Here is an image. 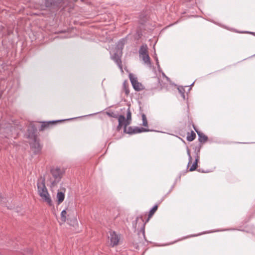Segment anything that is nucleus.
<instances>
[{
  "label": "nucleus",
  "instance_id": "obj_1",
  "mask_svg": "<svg viewBox=\"0 0 255 255\" xmlns=\"http://www.w3.org/2000/svg\"><path fill=\"white\" fill-rule=\"evenodd\" d=\"M37 129L36 127L30 125L27 129V137L31 138L32 141L30 142V145L31 150L34 154H38L41 152L42 146L40 144L39 140L37 139L36 135Z\"/></svg>",
  "mask_w": 255,
  "mask_h": 255
},
{
  "label": "nucleus",
  "instance_id": "obj_2",
  "mask_svg": "<svg viewBox=\"0 0 255 255\" xmlns=\"http://www.w3.org/2000/svg\"><path fill=\"white\" fill-rule=\"evenodd\" d=\"M38 192L43 201L46 202L49 206H52V202L45 185V179L41 177L37 182Z\"/></svg>",
  "mask_w": 255,
  "mask_h": 255
},
{
  "label": "nucleus",
  "instance_id": "obj_3",
  "mask_svg": "<svg viewBox=\"0 0 255 255\" xmlns=\"http://www.w3.org/2000/svg\"><path fill=\"white\" fill-rule=\"evenodd\" d=\"M131 120V113L129 108L127 110V119L123 115H120L118 117L119 125L117 127V130L119 131L123 126L124 127V132H127V127L130 124Z\"/></svg>",
  "mask_w": 255,
  "mask_h": 255
},
{
  "label": "nucleus",
  "instance_id": "obj_4",
  "mask_svg": "<svg viewBox=\"0 0 255 255\" xmlns=\"http://www.w3.org/2000/svg\"><path fill=\"white\" fill-rule=\"evenodd\" d=\"M50 173L52 177L50 178L49 180L51 183V187H54L60 181L64 171L58 167H53L51 169Z\"/></svg>",
  "mask_w": 255,
  "mask_h": 255
},
{
  "label": "nucleus",
  "instance_id": "obj_5",
  "mask_svg": "<svg viewBox=\"0 0 255 255\" xmlns=\"http://www.w3.org/2000/svg\"><path fill=\"white\" fill-rule=\"evenodd\" d=\"M67 209L66 210H63L60 214V219L59 221L60 225L65 223L67 221L68 224L71 226H75L77 224V220L76 217H74L72 219H70L69 218V214H68L67 211Z\"/></svg>",
  "mask_w": 255,
  "mask_h": 255
},
{
  "label": "nucleus",
  "instance_id": "obj_6",
  "mask_svg": "<svg viewBox=\"0 0 255 255\" xmlns=\"http://www.w3.org/2000/svg\"><path fill=\"white\" fill-rule=\"evenodd\" d=\"M124 41L125 40L124 39H122L119 42V45H121V49L119 51H117L115 53L112 57V59L117 63L118 67L122 70H123L122 62L121 60V57L122 55V50L125 44Z\"/></svg>",
  "mask_w": 255,
  "mask_h": 255
},
{
  "label": "nucleus",
  "instance_id": "obj_7",
  "mask_svg": "<svg viewBox=\"0 0 255 255\" xmlns=\"http://www.w3.org/2000/svg\"><path fill=\"white\" fill-rule=\"evenodd\" d=\"M63 3V0H45L44 5L51 10L59 8Z\"/></svg>",
  "mask_w": 255,
  "mask_h": 255
},
{
  "label": "nucleus",
  "instance_id": "obj_8",
  "mask_svg": "<svg viewBox=\"0 0 255 255\" xmlns=\"http://www.w3.org/2000/svg\"><path fill=\"white\" fill-rule=\"evenodd\" d=\"M129 78L133 86V89L136 91H140L144 89L142 84L138 82L137 78L132 74H129Z\"/></svg>",
  "mask_w": 255,
  "mask_h": 255
},
{
  "label": "nucleus",
  "instance_id": "obj_9",
  "mask_svg": "<svg viewBox=\"0 0 255 255\" xmlns=\"http://www.w3.org/2000/svg\"><path fill=\"white\" fill-rule=\"evenodd\" d=\"M111 245L112 247L116 246L119 244L120 241V237L117 235L115 232L111 231L110 232Z\"/></svg>",
  "mask_w": 255,
  "mask_h": 255
},
{
  "label": "nucleus",
  "instance_id": "obj_10",
  "mask_svg": "<svg viewBox=\"0 0 255 255\" xmlns=\"http://www.w3.org/2000/svg\"><path fill=\"white\" fill-rule=\"evenodd\" d=\"M67 120H57V121H53L42 122L39 130L40 131H43V130H45V129L48 128L50 126H52L55 123H61V122H62L64 121H67Z\"/></svg>",
  "mask_w": 255,
  "mask_h": 255
},
{
  "label": "nucleus",
  "instance_id": "obj_11",
  "mask_svg": "<svg viewBox=\"0 0 255 255\" xmlns=\"http://www.w3.org/2000/svg\"><path fill=\"white\" fill-rule=\"evenodd\" d=\"M200 150V146L199 147H196L195 151H196V157L195 161L192 164V166L189 169L190 171H193L195 170L197 167V163L199 159V152Z\"/></svg>",
  "mask_w": 255,
  "mask_h": 255
},
{
  "label": "nucleus",
  "instance_id": "obj_12",
  "mask_svg": "<svg viewBox=\"0 0 255 255\" xmlns=\"http://www.w3.org/2000/svg\"><path fill=\"white\" fill-rule=\"evenodd\" d=\"M63 191H58L57 192V199L58 204H61L64 200L65 189H63Z\"/></svg>",
  "mask_w": 255,
  "mask_h": 255
},
{
  "label": "nucleus",
  "instance_id": "obj_13",
  "mask_svg": "<svg viewBox=\"0 0 255 255\" xmlns=\"http://www.w3.org/2000/svg\"><path fill=\"white\" fill-rule=\"evenodd\" d=\"M194 129L195 130V131H196L197 134L198 135V136H199V138H198V140L200 142H205L206 141H207L208 140V137L205 135V134H204L203 133H202L201 132L197 130L194 127Z\"/></svg>",
  "mask_w": 255,
  "mask_h": 255
},
{
  "label": "nucleus",
  "instance_id": "obj_14",
  "mask_svg": "<svg viewBox=\"0 0 255 255\" xmlns=\"http://www.w3.org/2000/svg\"><path fill=\"white\" fill-rule=\"evenodd\" d=\"M158 207V205L157 204L155 205L149 211L148 215V218L144 223V224L147 223L149 219L152 217V216L154 215V214L156 212Z\"/></svg>",
  "mask_w": 255,
  "mask_h": 255
},
{
  "label": "nucleus",
  "instance_id": "obj_15",
  "mask_svg": "<svg viewBox=\"0 0 255 255\" xmlns=\"http://www.w3.org/2000/svg\"><path fill=\"white\" fill-rule=\"evenodd\" d=\"M139 57L143 60L145 64L147 65H150L151 64L150 58L148 55V53L144 55H142V56H140Z\"/></svg>",
  "mask_w": 255,
  "mask_h": 255
},
{
  "label": "nucleus",
  "instance_id": "obj_16",
  "mask_svg": "<svg viewBox=\"0 0 255 255\" xmlns=\"http://www.w3.org/2000/svg\"><path fill=\"white\" fill-rule=\"evenodd\" d=\"M147 53H148V47L146 44H143L140 46L139 50V56Z\"/></svg>",
  "mask_w": 255,
  "mask_h": 255
},
{
  "label": "nucleus",
  "instance_id": "obj_17",
  "mask_svg": "<svg viewBox=\"0 0 255 255\" xmlns=\"http://www.w3.org/2000/svg\"><path fill=\"white\" fill-rule=\"evenodd\" d=\"M178 91L179 92V93L181 94V96L183 98L184 100L186 99V96L185 95V89L184 87L182 86H179L177 88Z\"/></svg>",
  "mask_w": 255,
  "mask_h": 255
},
{
  "label": "nucleus",
  "instance_id": "obj_18",
  "mask_svg": "<svg viewBox=\"0 0 255 255\" xmlns=\"http://www.w3.org/2000/svg\"><path fill=\"white\" fill-rule=\"evenodd\" d=\"M133 130L134 131V132H133V134L148 131V130L143 128H139L138 127L134 128Z\"/></svg>",
  "mask_w": 255,
  "mask_h": 255
},
{
  "label": "nucleus",
  "instance_id": "obj_19",
  "mask_svg": "<svg viewBox=\"0 0 255 255\" xmlns=\"http://www.w3.org/2000/svg\"><path fill=\"white\" fill-rule=\"evenodd\" d=\"M196 137V133L192 131L190 135H187V140L189 141H193Z\"/></svg>",
  "mask_w": 255,
  "mask_h": 255
},
{
  "label": "nucleus",
  "instance_id": "obj_20",
  "mask_svg": "<svg viewBox=\"0 0 255 255\" xmlns=\"http://www.w3.org/2000/svg\"><path fill=\"white\" fill-rule=\"evenodd\" d=\"M123 89H124V90L126 95H128L129 94V89H128V86L126 83V82H125L123 83Z\"/></svg>",
  "mask_w": 255,
  "mask_h": 255
},
{
  "label": "nucleus",
  "instance_id": "obj_21",
  "mask_svg": "<svg viewBox=\"0 0 255 255\" xmlns=\"http://www.w3.org/2000/svg\"><path fill=\"white\" fill-rule=\"evenodd\" d=\"M142 125L144 127H147L148 123H147L146 116L144 114L142 115Z\"/></svg>",
  "mask_w": 255,
  "mask_h": 255
},
{
  "label": "nucleus",
  "instance_id": "obj_22",
  "mask_svg": "<svg viewBox=\"0 0 255 255\" xmlns=\"http://www.w3.org/2000/svg\"><path fill=\"white\" fill-rule=\"evenodd\" d=\"M133 128L129 127L128 128H127V132H125V133H129V134H133V132H134Z\"/></svg>",
  "mask_w": 255,
  "mask_h": 255
},
{
  "label": "nucleus",
  "instance_id": "obj_23",
  "mask_svg": "<svg viewBox=\"0 0 255 255\" xmlns=\"http://www.w3.org/2000/svg\"><path fill=\"white\" fill-rule=\"evenodd\" d=\"M107 115L111 117H113V118H118V116L117 115H116L115 114H114L113 113H107Z\"/></svg>",
  "mask_w": 255,
  "mask_h": 255
},
{
  "label": "nucleus",
  "instance_id": "obj_24",
  "mask_svg": "<svg viewBox=\"0 0 255 255\" xmlns=\"http://www.w3.org/2000/svg\"><path fill=\"white\" fill-rule=\"evenodd\" d=\"M188 156H189V163L190 162L191 160V155L190 154V152L189 151H188Z\"/></svg>",
  "mask_w": 255,
  "mask_h": 255
},
{
  "label": "nucleus",
  "instance_id": "obj_25",
  "mask_svg": "<svg viewBox=\"0 0 255 255\" xmlns=\"http://www.w3.org/2000/svg\"><path fill=\"white\" fill-rule=\"evenodd\" d=\"M140 219L142 221H143V219H142V217H140Z\"/></svg>",
  "mask_w": 255,
  "mask_h": 255
},
{
  "label": "nucleus",
  "instance_id": "obj_26",
  "mask_svg": "<svg viewBox=\"0 0 255 255\" xmlns=\"http://www.w3.org/2000/svg\"><path fill=\"white\" fill-rule=\"evenodd\" d=\"M139 218L138 217H137L136 218V221H137L138 220Z\"/></svg>",
  "mask_w": 255,
  "mask_h": 255
},
{
  "label": "nucleus",
  "instance_id": "obj_27",
  "mask_svg": "<svg viewBox=\"0 0 255 255\" xmlns=\"http://www.w3.org/2000/svg\"><path fill=\"white\" fill-rule=\"evenodd\" d=\"M193 84H194V83H192V84L191 85V86H192Z\"/></svg>",
  "mask_w": 255,
  "mask_h": 255
},
{
  "label": "nucleus",
  "instance_id": "obj_28",
  "mask_svg": "<svg viewBox=\"0 0 255 255\" xmlns=\"http://www.w3.org/2000/svg\"><path fill=\"white\" fill-rule=\"evenodd\" d=\"M0 129H1V128H2V127H1V126H0Z\"/></svg>",
  "mask_w": 255,
  "mask_h": 255
}]
</instances>
